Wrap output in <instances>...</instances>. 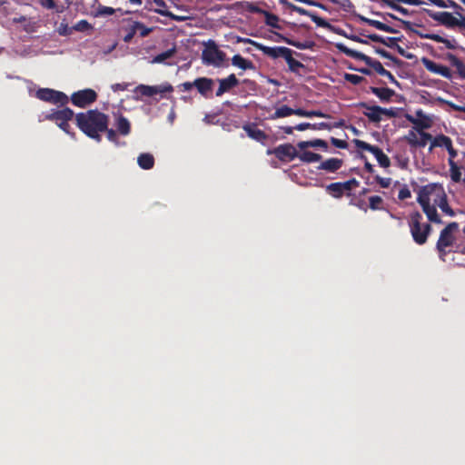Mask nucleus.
Masks as SVG:
<instances>
[{
	"instance_id": "obj_1",
	"label": "nucleus",
	"mask_w": 465,
	"mask_h": 465,
	"mask_svg": "<svg viewBox=\"0 0 465 465\" xmlns=\"http://www.w3.org/2000/svg\"><path fill=\"white\" fill-rule=\"evenodd\" d=\"M75 123L77 127L89 138L97 143L102 141L101 134L107 129L109 116L97 109L88 110L76 114Z\"/></svg>"
},
{
	"instance_id": "obj_2",
	"label": "nucleus",
	"mask_w": 465,
	"mask_h": 465,
	"mask_svg": "<svg viewBox=\"0 0 465 465\" xmlns=\"http://www.w3.org/2000/svg\"><path fill=\"white\" fill-rule=\"evenodd\" d=\"M335 47L338 51L344 54L345 55L363 61L368 66L371 67L380 75L387 77L391 83L399 84L394 75L388 70H386L381 63L378 60H374L371 57L366 55L363 53L351 49L342 43H336Z\"/></svg>"
},
{
	"instance_id": "obj_3",
	"label": "nucleus",
	"mask_w": 465,
	"mask_h": 465,
	"mask_svg": "<svg viewBox=\"0 0 465 465\" xmlns=\"http://www.w3.org/2000/svg\"><path fill=\"white\" fill-rule=\"evenodd\" d=\"M422 215L419 212H413L410 215L409 227L413 241L422 245L427 242L428 237L431 232V225L430 223H421Z\"/></svg>"
},
{
	"instance_id": "obj_4",
	"label": "nucleus",
	"mask_w": 465,
	"mask_h": 465,
	"mask_svg": "<svg viewBox=\"0 0 465 465\" xmlns=\"http://www.w3.org/2000/svg\"><path fill=\"white\" fill-rule=\"evenodd\" d=\"M432 190L434 189L430 184L423 186L418 193L417 201L430 222L441 223L442 221L437 213L436 204H430V202H433Z\"/></svg>"
},
{
	"instance_id": "obj_5",
	"label": "nucleus",
	"mask_w": 465,
	"mask_h": 465,
	"mask_svg": "<svg viewBox=\"0 0 465 465\" xmlns=\"http://www.w3.org/2000/svg\"><path fill=\"white\" fill-rule=\"evenodd\" d=\"M459 229V224L456 222L450 223L445 228L440 232V237L436 243V250L439 253V257L441 261H445L446 255L450 252L447 248L451 247L454 244L455 237L453 232Z\"/></svg>"
},
{
	"instance_id": "obj_6",
	"label": "nucleus",
	"mask_w": 465,
	"mask_h": 465,
	"mask_svg": "<svg viewBox=\"0 0 465 465\" xmlns=\"http://www.w3.org/2000/svg\"><path fill=\"white\" fill-rule=\"evenodd\" d=\"M74 116V111L69 107H64L61 110L53 109L45 118L48 121L54 122L61 130L74 136V133L71 132V125L69 124V121H71Z\"/></svg>"
},
{
	"instance_id": "obj_7",
	"label": "nucleus",
	"mask_w": 465,
	"mask_h": 465,
	"mask_svg": "<svg viewBox=\"0 0 465 465\" xmlns=\"http://www.w3.org/2000/svg\"><path fill=\"white\" fill-rule=\"evenodd\" d=\"M226 54L220 50L213 40L204 43V49L202 52V60L204 64L220 66L225 60Z\"/></svg>"
},
{
	"instance_id": "obj_8",
	"label": "nucleus",
	"mask_w": 465,
	"mask_h": 465,
	"mask_svg": "<svg viewBox=\"0 0 465 465\" xmlns=\"http://www.w3.org/2000/svg\"><path fill=\"white\" fill-rule=\"evenodd\" d=\"M361 108L365 109L363 114L369 119L370 122L379 124L383 116L387 118L396 117L397 113L396 109L391 108H383L379 105H371L368 103L361 102L359 104Z\"/></svg>"
},
{
	"instance_id": "obj_9",
	"label": "nucleus",
	"mask_w": 465,
	"mask_h": 465,
	"mask_svg": "<svg viewBox=\"0 0 465 465\" xmlns=\"http://www.w3.org/2000/svg\"><path fill=\"white\" fill-rule=\"evenodd\" d=\"M35 96L41 101L62 106L69 102V98L64 93L51 88H39Z\"/></svg>"
},
{
	"instance_id": "obj_10",
	"label": "nucleus",
	"mask_w": 465,
	"mask_h": 465,
	"mask_svg": "<svg viewBox=\"0 0 465 465\" xmlns=\"http://www.w3.org/2000/svg\"><path fill=\"white\" fill-rule=\"evenodd\" d=\"M242 42L252 45L257 50L262 51L264 55L272 59H277L280 57L285 59L286 55L289 54V51L291 50L290 48L285 46H266L261 43H258L249 38L243 39Z\"/></svg>"
},
{
	"instance_id": "obj_11",
	"label": "nucleus",
	"mask_w": 465,
	"mask_h": 465,
	"mask_svg": "<svg viewBox=\"0 0 465 465\" xmlns=\"http://www.w3.org/2000/svg\"><path fill=\"white\" fill-rule=\"evenodd\" d=\"M173 91V85L169 83H164L160 85L139 84L134 88V93L140 96L153 97L158 94H163L165 93H172ZM135 99L139 100L140 97L136 96Z\"/></svg>"
},
{
	"instance_id": "obj_12",
	"label": "nucleus",
	"mask_w": 465,
	"mask_h": 465,
	"mask_svg": "<svg viewBox=\"0 0 465 465\" xmlns=\"http://www.w3.org/2000/svg\"><path fill=\"white\" fill-rule=\"evenodd\" d=\"M354 143L358 149L368 151V152L371 153L375 156L379 164L381 167L387 168L391 165L390 158L378 146L371 145V144H370L362 140H359V139H355Z\"/></svg>"
},
{
	"instance_id": "obj_13",
	"label": "nucleus",
	"mask_w": 465,
	"mask_h": 465,
	"mask_svg": "<svg viewBox=\"0 0 465 465\" xmlns=\"http://www.w3.org/2000/svg\"><path fill=\"white\" fill-rule=\"evenodd\" d=\"M96 99V92L90 88L74 92L70 98L72 104L80 108L87 107L94 103Z\"/></svg>"
},
{
	"instance_id": "obj_14",
	"label": "nucleus",
	"mask_w": 465,
	"mask_h": 465,
	"mask_svg": "<svg viewBox=\"0 0 465 465\" xmlns=\"http://www.w3.org/2000/svg\"><path fill=\"white\" fill-rule=\"evenodd\" d=\"M434 190H432L433 203L439 206V208L447 215L454 216L455 213L451 207H450L447 200V195L441 185L437 183H430Z\"/></svg>"
},
{
	"instance_id": "obj_15",
	"label": "nucleus",
	"mask_w": 465,
	"mask_h": 465,
	"mask_svg": "<svg viewBox=\"0 0 465 465\" xmlns=\"http://www.w3.org/2000/svg\"><path fill=\"white\" fill-rule=\"evenodd\" d=\"M267 154H273L281 162H291L297 158L298 152L292 143L280 144L273 149H268Z\"/></svg>"
},
{
	"instance_id": "obj_16",
	"label": "nucleus",
	"mask_w": 465,
	"mask_h": 465,
	"mask_svg": "<svg viewBox=\"0 0 465 465\" xmlns=\"http://www.w3.org/2000/svg\"><path fill=\"white\" fill-rule=\"evenodd\" d=\"M427 13L430 18L447 27H454L457 25H460V21L454 17L451 13L434 12L431 10H428Z\"/></svg>"
},
{
	"instance_id": "obj_17",
	"label": "nucleus",
	"mask_w": 465,
	"mask_h": 465,
	"mask_svg": "<svg viewBox=\"0 0 465 465\" xmlns=\"http://www.w3.org/2000/svg\"><path fill=\"white\" fill-rule=\"evenodd\" d=\"M242 129L246 132L247 135L252 140L264 143L268 139V135L261 129L257 128L256 124L248 123L243 124Z\"/></svg>"
},
{
	"instance_id": "obj_18",
	"label": "nucleus",
	"mask_w": 465,
	"mask_h": 465,
	"mask_svg": "<svg viewBox=\"0 0 465 465\" xmlns=\"http://www.w3.org/2000/svg\"><path fill=\"white\" fill-rule=\"evenodd\" d=\"M219 87L216 91V96H222L224 93L229 92L231 89L239 84V80L234 74H231L226 78L218 79Z\"/></svg>"
},
{
	"instance_id": "obj_19",
	"label": "nucleus",
	"mask_w": 465,
	"mask_h": 465,
	"mask_svg": "<svg viewBox=\"0 0 465 465\" xmlns=\"http://www.w3.org/2000/svg\"><path fill=\"white\" fill-rule=\"evenodd\" d=\"M213 80L207 77H198L193 81L194 87L199 94L206 98L210 96L209 94L213 90Z\"/></svg>"
},
{
	"instance_id": "obj_20",
	"label": "nucleus",
	"mask_w": 465,
	"mask_h": 465,
	"mask_svg": "<svg viewBox=\"0 0 465 465\" xmlns=\"http://www.w3.org/2000/svg\"><path fill=\"white\" fill-rule=\"evenodd\" d=\"M275 35L278 37V41H282L287 45L294 46L301 50L312 49L313 46L315 45V43L313 41L299 42L289 37H286L279 33H275Z\"/></svg>"
},
{
	"instance_id": "obj_21",
	"label": "nucleus",
	"mask_w": 465,
	"mask_h": 465,
	"mask_svg": "<svg viewBox=\"0 0 465 465\" xmlns=\"http://www.w3.org/2000/svg\"><path fill=\"white\" fill-rule=\"evenodd\" d=\"M114 126L120 135L127 136L131 133V124L129 120L121 114L115 117Z\"/></svg>"
},
{
	"instance_id": "obj_22",
	"label": "nucleus",
	"mask_w": 465,
	"mask_h": 465,
	"mask_svg": "<svg viewBox=\"0 0 465 465\" xmlns=\"http://www.w3.org/2000/svg\"><path fill=\"white\" fill-rule=\"evenodd\" d=\"M370 92L379 97L381 102H390L395 95V91L388 87L371 86Z\"/></svg>"
},
{
	"instance_id": "obj_23",
	"label": "nucleus",
	"mask_w": 465,
	"mask_h": 465,
	"mask_svg": "<svg viewBox=\"0 0 465 465\" xmlns=\"http://www.w3.org/2000/svg\"><path fill=\"white\" fill-rule=\"evenodd\" d=\"M343 161L339 158H330L321 163L318 169L335 173L342 166Z\"/></svg>"
},
{
	"instance_id": "obj_24",
	"label": "nucleus",
	"mask_w": 465,
	"mask_h": 465,
	"mask_svg": "<svg viewBox=\"0 0 465 465\" xmlns=\"http://www.w3.org/2000/svg\"><path fill=\"white\" fill-rule=\"evenodd\" d=\"M452 145L451 139L444 134L436 135L431 141L429 151L431 152L435 147H444L446 150Z\"/></svg>"
},
{
	"instance_id": "obj_25",
	"label": "nucleus",
	"mask_w": 465,
	"mask_h": 465,
	"mask_svg": "<svg viewBox=\"0 0 465 465\" xmlns=\"http://www.w3.org/2000/svg\"><path fill=\"white\" fill-rule=\"evenodd\" d=\"M232 64L241 68L242 70H252L255 68L252 61L245 59L241 54H234L232 57Z\"/></svg>"
},
{
	"instance_id": "obj_26",
	"label": "nucleus",
	"mask_w": 465,
	"mask_h": 465,
	"mask_svg": "<svg viewBox=\"0 0 465 465\" xmlns=\"http://www.w3.org/2000/svg\"><path fill=\"white\" fill-rule=\"evenodd\" d=\"M297 147L300 150H305L306 148H309V147H313V148L320 147V148H322L323 150H327L328 143L324 140L314 139V140H311V141L299 142L297 143Z\"/></svg>"
},
{
	"instance_id": "obj_27",
	"label": "nucleus",
	"mask_w": 465,
	"mask_h": 465,
	"mask_svg": "<svg viewBox=\"0 0 465 465\" xmlns=\"http://www.w3.org/2000/svg\"><path fill=\"white\" fill-rule=\"evenodd\" d=\"M138 165L143 170H150L154 166V157L149 153H141L137 158Z\"/></svg>"
},
{
	"instance_id": "obj_28",
	"label": "nucleus",
	"mask_w": 465,
	"mask_h": 465,
	"mask_svg": "<svg viewBox=\"0 0 465 465\" xmlns=\"http://www.w3.org/2000/svg\"><path fill=\"white\" fill-rule=\"evenodd\" d=\"M446 58L450 63V64L457 69V72L460 74V76L465 79L464 63L453 54H448Z\"/></svg>"
},
{
	"instance_id": "obj_29",
	"label": "nucleus",
	"mask_w": 465,
	"mask_h": 465,
	"mask_svg": "<svg viewBox=\"0 0 465 465\" xmlns=\"http://www.w3.org/2000/svg\"><path fill=\"white\" fill-rule=\"evenodd\" d=\"M407 120L414 124V129L420 134V132H424V129H428L430 127V122L428 118L425 119H417L411 115H407Z\"/></svg>"
},
{
	"instance_id": "obj_30",
	"label": "nucleus",
	"mask_w": 465,
	"mask_h": 465,
	"mask_svg": "<svg viewBox=\"0 0 465 465\" xmlns=\"http://www.w3.org/2000/svg\"><path fill=\"white\" fill-rule=\"evenodd\" d=\"M293 51L291 49L289 54L286 55L285 61L288 64L289 70L292 73L298 74L300 69L304 68V64L292 57Z\"/></svg>"
},
{
	"instance_id": "obj_31",
	"label": "nucleus",
	"mask_w": 465,
	"mask_h": 465,
	"mask_svg": "<svg viewBox=\"0 0 465 465\" xmlns=\"http://www.w3.org/2000/svg\"><path fill=\"white\" fill-rule=\"evenodd\" d=\"M326 191L334 198H341L345 193L341 183H332L326 186Z\"/></svg>"
},
{
	"instance_id": "obj_32",
	"label": "nucleus",
	"mask_w": 465,
	"mask_h": 465,
	"mask_svg": "<svg viewBox=\"0 0 465 465\" xmlns=\"http://www.w3.org/2000/svg\"><path fill=\"white\" fill-rule=\"evenodd\" d=\"M450 166V178L454 183H460L462 181L465 183V177L461 178L460 167L455 161H448Z\"/></svg>"
},
{
	"instance_id": "obj_33",
	"label": "nucleus",
	"mask_w": 465,
	"mask_h": 465,
	"mask_svg": "<svg viewBox=\"0 0 465 465\" xmlns=\"http://www.w3.org/2000/svg\"><path fill=\"white\" fill-rule=\"evenodd\" d=\"M279 4L293 12H296V13L302 15H306V16L311 17L312 14V12L306 10L302 7H300L298 5H295L288 0H279Z\"/></svg>"
},
{
	"instance_id": "obj_34",
	"label": "nucleus",
	"mask_w": 465,
	"mask_h": 465,
	"mask_svg": "<svg viewBox=\"0 0 465 465\" xmlns=\"http://www.w3.org/2000/svg\"><path fill=\"white\" fill-rule=\"evenodd\" d=\"M302 162L304 163H315L319 162L322 159V155L311 151H303L301 153H298L297 156Z\"/></svg>"
},
{
	"instance_id": "obj_35",
	"label": "nucleus",
	"mask_w": 465,
	"mask_h": 465,
	"mask_svg": "<svg viewBox=\"0 0 465 465\" xmlns=\"http://www.w3.org/2000/svg\"><path fill=\"white\" fill-rule=\"evenodd\" d=\"M115 12H121L122 15L130 14L129 11L123 12L121 8L114 9L113 7L105 6V5H100L97 7L96 14H97V15H100V16H108V15H113Z\"/></svg>"
},
{
	"instance_id": "obj_36",
	"label": "nucleus",
	"mask_w": 465,
	"mask_h": 465,
	"mask_svg": "<svg viewBox=\"0 0 465 465\" xmlns=\"http://www.w3.org/2000/svg\"><path fill=\"white\" fill-rule=\"evenodd\" d=\"M175 52H176V48H175V46H173V48L168 49V50L157 54L156 56H154L153 59V62L161 64V63L164 62L166 59H169L172 56H173Z\"/></svg>"
},
{
	"instance_id": "obj_37",
	"label": "nucleus",
	"mask_w": 465,
	"mask_h": 465,
	"mask_svg": "<svg viewBox=\"0 0 465 465\" xmlns=\"http://www.w3.org/2000/svg\"><path fill=\"white\" fill-rule=\"evenodd\" d=\"M263 15L265 17V24L267 25L276 29H281L279 25V17L276 15L266 11Z\"/></svg>"
},
{
	"instance_id": "obj_38",
	"label": "nucleus",
	"mask_w": 465,
	"mask_h": 465,
	"mask_svg": "<svg viewBox=\"0 0 465 465\" xmlns=\"http://www.w3.org/2000/svg\"><path fill=\"white\" fill-rule=\"evenodd\" d=\"M290 115H292V108L287 105H282L275 110L274 114L272 115V119L282 118Z\"/></svg>"
},
{
	"instance_id": "obj_39",
	"label": "nucleus",
	"mask_w": 465,
	"mask_h": 465,
	"mask_svg": "<svg viewBox=\"0 0 465 465\" xmlns=\"http://www.w3.org/2000/svg\"><path fill=\"white\" fill-rule=\"evenodd\" d=\"M319 27L327 28V29H333V26L325 19L322 18L321 16L317 15L315 13L312 12L311 17H310Z\"/></svg>"
},
{
	"instance_id": "obj_40",
	"label": "nucleus",
	"mask_w": 465,
	"mask_h": 465,
	"mask_svg": "<svg viewBox=\"0 0 465 465\" xmlns=\"http://www.w3.org/2000/svg\"><path fill=\"white\" fill-rule=\"evenodd\" d=\"M369 203H370V204H369L370 208L373 211L381 210L383 208L382 207L383 200L379 195L371 196L369 198Z\"/></svg>"
},
{
	"instance_id": "obj_41",
	"label": "nucleus",
	"mask_w": 465,
	"mask_h": 465,
	"mask_svg": "<svg viewBox=\"0 0 465 465\" xmlns=\"http://www.w3.org/2000/svg\"><path fill=\"white\" fill-rule=\"evenodd\" d=\"M421 62H422V64L424 65V67L431 72V73H434V74H437L438 73V70H439V66L440 64H436L435 62L430 60L429 58H426V57H423L421 59Z\"/></svg>"
},
{
	"instance_id": "obj_42",
	"label": "nucleus",
	"mask_w": 465,
	"mask_h": 465,
	"mask_svg": "<svg viewBox=\"0 0 465 465\" xmlns=\"http://www.w3.org/2000/svg\"><path fill=\"white\" fill-rule=\"evenodd\" d=\"M134 29L137 30L141 37L147 36L151 32L152 28L146 27L143 23L139 21H134Z\"/></svg>"
},
{
	"instance_id": "obj_43",
	"label": "nucleus",
	"mask_w": 465,
	"mask_h": 465,
	"mask_svg": "<svg viewBox=\"0 0 465 465\" xmlns=\"http://www.w3.org/2000/svg\"><path fill=\"white\" fill-rule=\"evenodd\" d=\"M344 79L354 84V85H357V84H360L361 83H362L363 81H365V78L361 76V75H358V74H344Z\"/></svg>"
},
{
	"instance_id": "obj_44",
	"label": "nucleus",
	"mask_w": 465,
	"mask_h": 465,
	"mask_svg": "<svg viewBox=\"0 0 465 465\" xmlns=\"http://www.w3.org/2000/svg\"><path fill=\"white\" fill-rule=\"evenodd\" d=\"M420 138L418 139L417 147H425L428 141H432L433 137L430 134L426 132L420 133Z\"/></svg>"
},
{
	"instance_id": "obj_45",
	"label": "nucleus",
	"mask_w": 465,
	"mask_h": 465,
	"mask_svg": "<svg viewBox=\"0 0 465 465\" xmlns=\"http://www.w3.org/2000/svg\"><path fill=\"white\" fill-rule=\"evenodd\" d=\"M74 31L73 27L68 26L65 23H61L57 27V33L62 36L70 35Z\"/></svg>"
},
{
	"instance_id": "obj_46",
	"label": "nucleus",
	"mask_w": 465,
	"mask_h": 465,
	"mask_svg": "<svg viewBox=\"0 0 465 465\" xmlns=\"http://www.w3.org/2000/svg\"><path fill=\"white\" fill-rule=\"evenodd\" d=\"M342 183V186L343 188L345 189L346 193L348 195H350V192L355 188V187H358L360 183L355 179V178H352L351 180H348L344 183Z\"/></svg>"
},
{
	"instance_id": "obj_47",
	"label": "nucleus",
	"mask_w": 465,
	"mask_h": 465,
	"mask_svg": "<svg viewBox=\"0 0 465 465\" xmlns=\"http://www.w3.org/2000/svg\"><path fill=\"white\" fill-rule=\"evenodd\" d=\"M104 133H106V137L107 139L114 143V144L116 145H119V140H118V135H117V132L114 129H109L107 127L106 130L104 131Z\"/></svg>"
},
{
	"instance_id": "obj_48",
	"label": "nucleus",
	"mask_w": 465,
	"mask_h": 465,
	"mask_svg": "<svg viewBox=\"0 0 465 465\" xmlns=\"http://www.w3.org/2000/svg\"><path fill=\"white\" fill-rule=\"evenodd\" d=\"M126 31H127V33L124 36L123 40L124 43H130L132 41V39L134 38V36L137 34V30L134 29V22L132 23V25H130V27L128 29H126Z\"/></svg>"
},
{
	"instance_id": "obj_49",
	"label": "nucleus",
	"mask_w": 465,
	"mask_h": 465,
	"mask_svg": "<svg viewBox=\"0 0 465 465\" xmlns=\"http://www.w3.org/2000/svg\"><path fill=\"white\" fill-rule=\"evenodd\" d=\"M91 27V25L86 20H80L73 26L74 30L78 32H84Z\"/></svg>"
},
{
	"instance_id": "obj_50",
	"label": "nucleus",
	"mask_w": 465,
	"mask_h": 465,
	"mask_svg": "<svg viewBox=\"0 0 465 465\" xmlns=\"http://www.w3.org/2000/svg\"><path fill=\"white\" fill-rule=\"evenodd\" d=\"M361 21L365 22L369 25L373 26L374 28L382 31V28L384 26V23L380 22L378 20H373V19L366 18V17H363V16L361 17Z\"/></svg>"
},
{
	"instance_id": "obj_51",
	"label": "nucleus",
	"mask_w": 465,
	"mask_h": 465,
	"mask_svg": "<svg viewBox=\"0 0 465 465\" xmlns=\"http://www.w3.org/2000/svg\"><path fill=\"white\" fill-rule=\"evenodd\" d=\"M405 140L411 147H417L418 138L414 131H409L408 134L405 136Z\"/></svg>"
},
{
	"instance_id": "obj_52",
	"label": "nucleus",
	"mask_w": 465,
	"mask_h": 465,
	"mask_svg": "<svg viewBox=\"0 0 465 465\" xmlns=\"http://www.w3.org/2000/svg\"><path fill=\"white\" fill-rule=\"evenodd\" d=\"M375 53L380 54L383 58L391 60L394 63H397L399 61L398 58H396L395 56H393L392 54H391L388 51H386L384 49H381L379 47L375 48Z\"/></svg>"
},
{
	"instance_id": "obj_53",
	"label": "nucleus",
	"mask_w": 465,
	"mask_h": 465,
	"mask_svg": "<svg viewBox=\"0 0 465 465\" xmlns=\"http://www.w3.org/2000/svg\"><path fill=\"white\" fill-rule=\"evenodd\" d=\"M437 74H440L447 79H450L452 74L449 67L440 64Z\"/></svg>"
},
{
	"instance_id": "obj_54",
	"label": "nucleus",
	"mask_w": 465,
	"mask_h": 465,
	"mask_svg": "<svg viewBox=\"0 0 465 465\" xmlns=\"http://www.w3.org/2000/svg\"><path fill=\"white\" fill-rule=\"evenodd\" d=\"M331 143L332 145L340 149H346L348 147V143L346 141L335 137L331 138Z\"/></svg>"
},
{
	"instance_id": "obj_55",
	"label": "nucleus",
	"mask_w": 465,
	"mask_h": 465,
	"mask_svg": "<svg viewBox=\"0 0 465 465\" xmlns=\"http://www.w3.org/2000/svg\"><path fill=\"white\" fill-rule=\"evenodd\" d=\"M375 180L381 185V187H382V188H389L391 186V178H383V177H381L379 175L375 176Z\"/></svg>"
},
{
	"instance_id": "obj_56",
	"label": "nucleus",
	"mask_w": 465,
	"mask_h": 465,
	"mask_svg": "<svg viewBox=\"0 0 465 465\" xmlns=\"http://www.w3.org/2000/svg\"><path fill=\"white\" fill-rule=\"evenodd\" d=\"M332 4L339 5L341 6L344 10H347L348 8H351L352 6V3L351 0H329Z\"/></svg>"
},
{
	"instance_id": "obj_57",
	"label": "nucleus",
	"mask_w": 465,
	"mask_h": 465,
	"mask_svg": "<svg viewBox=\"0 0 465 465\" xmlns=\"http://www.w3.org/2000/svg\"><path fill=\"white\" fill-rule=\"evenodd\" d=\"M399 40H400V38H397V37H386L383 39L382 45H384L390 48H394L395 45H397V43Z\"/></svg>"
},
{
	"instance_id": "obj_58",
	"label": "nucleus",
	"mask_w": 465,
	"mask_h": 465,
	"mask_svg": "<svg viewBox=\"0 0 465 465\" xmlns=\"http://www.w3.org/2000/svg\"><path fill=\"white\" fill-rule=\"evenodd\" d=\"M312 130H331V125L328 123H324V122H322V123H319V124H312Z\"/></svg>"
},
{
	"instance_id": "obj_59",
	"label": "nucleus",
	"mask_w": 465,
	"mask_h": 465,
	"mask_svg": "<svg viewBox=\"0 0 465 465\" xmlns=\"http://www.w3.org/2000/svg\"><path fill=\"white\" fill-rule=\"evenodd\" d=\"M247 10L250 12V13H252V14H261V15H264L266 10H263L262 9L261 7L253 5V4H249L248 7H247Z\"/></svg>"
},
{
	"instance_id": "obj_60",
	"label": "nucleus",
	"mask_w": 465,
	"mask_h": 465,
	"mask_svg": "<svg viewBox=\"0 0 465 465\" xmlns=\"http://www.w3.org/2000/svg\"><path fill=\"white\" fill-rule=\"evenodd\" d=\"M411 196V191L407 187L401 188L398 194V198L400 200H405V199L410 198Z\"/></svg>"
},
{
	"instance_id": "obj_61",
	"label": "nucleus",
	"mask_w": 465,
	"mask_h": 465,
	"mask_svg": "<svg viewBox=\"0 0 465 465\" xmlns=\"http://www.w3.org/2000/svg\"><path fill=\"white\" fill-rule=\"evenodd\" d=\"M129 84L127 83H121V84H112L111 88L114 92H119V91H124L128 88Z\"/></svg>"
},
{
	"instance_id": "obj_62",
	"label": "nucleus",
	"mask_w": 465,
	"mask_h": 465,
	"mask_svg": "<svg viewBox=\"0 0 465 465\" xmlns=\"http://www.w3.org/2000/svg\"><path fill=\"white\" fill-rule=\"evenodd\" d=\"M40 5L47 9H53L55 6L54 0H39Z\"/></svg>"
},
{
	"instance_id": "obj_63",
	"label": "nucleus",
	"mask_w": 465,
	"mask_h": 465,
	"mask_svg": "<svg viewBox=\"0 0 465 465\" xmlns=\"http://www.w3.org/2000/svg\"><path fill=\"white\" fill-rule=\"evenodd\" d=\"M180 90L186 92L190 91L193 87H194L193 82H184L181 84L179 86Z\"/></svg>"
},
{
	"instance_id": "obj_64",
	"label": "nucleus",
	"mask_w": 465,
	"mask_h": 465,
	"mask_svg": "<svg viewBox=\"0 0 465 465\" xmlns=\"http://www.w3.org/2000/svg\"><path fill=\"white\" fill-rule=\"evenodd\" d=\"M367 37L370 40H371L372 42L381 43V44L383 43V39H384V37H382L381 35H379L377 34L369 35H367Z\"/></svg>"
}]
</instances>
